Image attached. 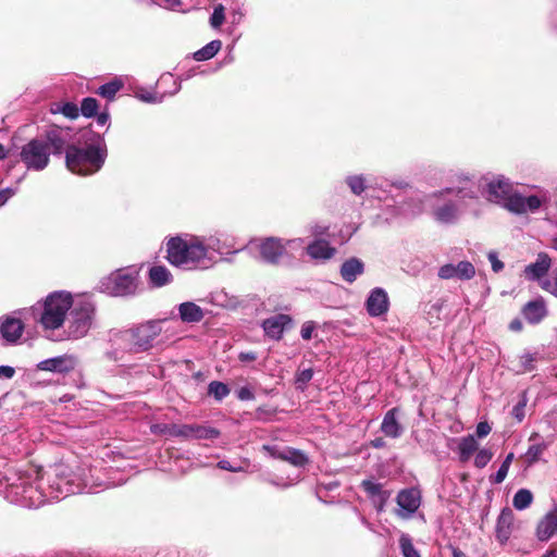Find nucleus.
I'll use <instances>...</instances> for the list:
<instances>
[{"label":"nucleus","instance_id":"nucleus-1","mask_svg":"<svg viewBox=\"0 0 557 557\" xmlns=\"http://www.w3.org/2000/svg\"><path fill=\"white\" fill-rule=\"evenodd\" d=\"M478 201L479 188L473 181L465 177L457 186L446 187L430 195L414 193L404 203L403 211L408 215H417L429 208L437 223L450 225L457 223L470 209L471 202Z\"/></svg>","mask_w":557,"mask_h":557},{"label":"nucleus","instance_id":"nucleus-8","mask_svg":"<svg viewBox=\"0 0 557 557\" xmlns=\"http://www.w3.org/2000/svg\"><path fill=\"white\" fill-rule=\"evenodd\" d=\"M138 271L134 268L119 269L99 282V289L109 296L124 297L136 293Z\"/></svg>","mask_w":557,"mask_h":557},{"label":"nucleus","instance_id":"nucleus-58","mask_svg":"<svg viewBox=\"0 0 557 557\" xmlns=\"http://www.w3.org/2000/svg\"><path fill=\"white\" fill-rule=\"evenodd\" d=\"M508 471H509V468L502 465L499 467V469L497 470V472L495 473V475L492 476V481L496 484L502 483L506 479Z\"/></svg>","mask_w":557,"mask_h":557},{"label":"nucleus","instance_id":"nucleus-16","mask_svg":"<svg viewBox=\"0 0 557 557\" xmlns=\"http://www.w3.org/2000/svg\"><path fill=\"white\" fill-rule=\"evenodd\" d=\"M163 86H172V89L164 90L160 95L158 92H140L138 98L147 103H160L166 96H173L181 89V83H178L172 74H163L158 81V88Z\"/></svg>","mask_w":557,"mask_h":557},{"label":"nucleus","instance_id":"nucleus-13","mask_svg":"<svg viewBox=\"0 0 557 557\" xmlns=\"http://www.w3.org/2000/svg\"><path fill=\"white\" fill-rule=\"evenodd\" d=\"M542 205V200L537 196H522L519 193H511L505 205L508 211L522 214L536 211Z\"/></svg>","mask_w":557,"mask_h":557},{"label":"nucleus","instance_id":"nucleus-23","mask_svg":"<svg viewBox=\"0 0 557 557\" xmlns=\"http://www.w3.org/2000/svg\"><path fill=\"white\" fill-rule=\"evenodd\" d=\"M24 325L18 318L5 317L0 320V332L2 337L9 343H15L23 333Z\"/></svg>","mask_w":557,"mask_h":557},{"label":"nucleus","instance_id":"nucleus-44","mask_svg":"<svg viewBox=\"0 0 557 557\" xmlns=\"http://www.w3.org/2000/svg\"><path fill=\"white\" fill-rule=\"evenodd\" d=\"M224 18V7L222 4H219L213 10V13L210 17V24L213 28H218L223 24Z\"/></svg>","mask_w":557,"mask_h":557},{"label":"nucleus","instance_id":"nucleus-15","mask_svg":"<svg viewBox=\"0 0 557 557\" xmlns=\"http://www.w3.org/2000/svg\"><path fill=\"white\" fill-rule=\"evenodd\" d=\"M77 364V357L66 354L40 361L37 364V369L53 373H69L73 371Z\"/></svg>","mask_w":557,"mask_h":557},{"label":"nucleus","instance_id":"nucleus-61","mask_svg":"<svg viewBox=\"0 0 557 557\" xmlns=\"http://www.w3.org/2000/svg\"><path fill=\"white\" fill-rule=\"evenodd\" d=\"M16 193L14 188H4L0 190V207L7 203V201L13 197Z\"/></svg>","mask_w":557,"mask_h":557},{"label":"nucleus","instance_id":"nucleus-56","mask_svg":"<svg viewBox=\"0 0 557 557\" xmlns=\"http://www.w3.org/2000/svg\"><path fill=\"white\" fill-rule=\"evenodd\" d=\"M491 425L486 421H482L478 423L475 433L478 437L483 438L491 433Z\"/></svg>","mask_w":557,"mask_h":557},{"label":"nucleus","instance_id":"nucleus-3","mask_svg":"<svg viewBox=\"0 0 557 557\" xmlns=\"http://www.w3.org/2000/svg\"><path fill=\"white\" fill-rule=\"evenodd\" d=\"M107 156L104 138L89 128H84L77 133L76 144L66 148L65 163L74 174L91 175L103 166Z\"/></svg>","mask_w":557,"mask_h":557},{"label":"nucleus","instance_id":"nucleus-53","mask_svg":"<svg viewBox=\"0 0 557 557\" xmlns=\"http://www.w3.org/2000/svg\"><path fill=\"white\" fill-rule=\"evenodd\" d=\"M544 447L542 445H531L527 451V457L530 461H536L541 454L543 453Z\"/></svg>","mask_w":557,"mask_h":557},{"label":"nucleus","instance_id":"nucleus-27","mask_svg":"<svg viewBox=\"0 0 557 557\" xmlns=\"http://www.w3.org/2000/svg\"><path fill=\"white\" fill-rule=\"evenodd\" d=\"M364 271L363 262L358 258L346 260L341 267V275L347 283H354Z\"/></svg>","mask_w":557,"mask_h":557},{"label":"nucleus","instance_id":"nucleus-25","mask_svg":"<svg viewBox=\"0 0 557 557\" xmlns=\"http://www.w3.org/2000/svg\"><path fill=\"white\" fill-rule=\"evenodd\" d=\"M549 267L550 258L546 253H540L535 262L525 267L524 274L527 278L536 281L542 278L547 273Z\"/></svg>","mask_w":557,"mask_h":557},{"label":"nucleus","instance_id":"nucleus-12","mask_svg":"<svg viewBox=\"0 0 557 557\" xmlns=\"http://www.w3.org/2000/svg\"><path fill=\"white\" fill-rule=\"evenodd\" d=\"M437 275L442 280L469 281L475 275V268L470 261L446 263L438 268Z\"/></svg>","mask_w":557,"mask_h":557},{"label":"nucleus","instance_id":"nucleus-4","mask_svg":"<svg viewBox=\"0 0 557 557\" xmlns=\"http://www.w3.org/2000/svg\"><path fill=\"white\" fill-rule=\"evenodd\" d=\"M164 322L148 321L132 329L112 332L111 348L106 352V357L114 362L124 363L127 356L149 350L162 333Z\"/></svg>","mask_w":557,"mask_h":557},{"label":"nucleus","instance_id":"nucleus-45","mask_svg":"<svg viewBox=\"0 0 557 557\" xmlns=\"http://www.w3.org/2000/svg\"><path fill=\"white\" fill-rule=\"evenodd\" d=\"M361 486L370 498L383 490L382 484H380L373 480L362 481Z\"/></svg>","mask_w":557,"mask_h":557},{"label":"nucleus","instance_id":"nucleus-47","mask_svg":"<svg viewBox=\"0 0 557 557\" xmlns=\"http://www.w3.org/2000/svg\"><path fill=\"white\" fill-rule=\"evenodd\" d=\"M284 245L286 247V251L293 250L298 251L305 248V239L304 238H293V239H284Z\"/></svg>","mask_w":557,"mask_h":557},{"label":"nucleus","instance_id":"nucleus-30","mask_svg":"<svg viewBox=\"0 0 557 557\" xmlns=\"http://www.w3.org/2000/svg\"><path fill=\"white\" fill-rule=\"evenodd\" d=\"M479 444L474 435L469 434L458 441V454L461 462H466L478 450Z\"/></svg>","mask_w":557,"mask_h":557},{"label":"nucleus","instance_id":"nucleus-43","mask_svg":"<svg viewBox=\"0 0 557 557\" xmlns=\"http://www.w3.org/2000/svg\"><path fill=\"white\" fill-rule=\"evenodd\" d=\"M527 403H528V399H527V396L525 394L523 393L521 395V399L518 401L517 405L513 406L512 408V411H511V414L512 417L518 421V422H521L523 419H524V409H525V406H527Z\"/></svg>","mask_w":557,"mask_h":557},{"label":"nucleus","instance_id":"nucleus-33","mask_svg":"<svg viewBox=\"0 0 557 557\" xmlns=\"http://www.w3.org/2000/svg\"><path fill=\"white\" fill-rule=\"evenodd\" d=\"M283 460L296 467H304L308 462V458L302 451L290 447H284Z\"/></svg>","mask_w":557,"mask_h":557},{"label":"nucleus","instance_id":"nucleus-20","mask_svg":"<svg viewBox=\"0 0 557 557\" xmlns=\"http://www.w3.org/2000/svg\"><path fill=\"white\" fill-rule=\"evenodd\" d=\"M557 535V504L548 511L536 528V536L541 542H546Z\"/></svg>","mask_w":557,"mask_h":557},{"label":"nucleus","instance_id":"nucleus-62","mask_svg":"<svg viewBox=\"0 0 557 557\" xmlns=\"http://www.w3.org/2000/svg\"><path fill=\"white\" fill-rule=\"evenodd\" d=\"M15 374V370L10 366H0V379H12Z\"/></svg>","mask_w":557,"mask_h":557},{"label":"nucleus","instance_id":"nucleus-24","mask_svg":"<svg viewBox=\"0 0 557 557\" xmlns=\"http://www.w3.org/2000/svg\"><path fill=\"white\" fill-rule=\"evenodd\" d=\"M220 431L210 425L186 424L184 440H214L220 436Z\"/></svg>","mask_w":557,"mask_h":557},{"label":"nucleus","instance_id":"nucleus-50","mask_svg":"<svg viewBox=\"0 0 557 557\" xmlns=\"http://www.w3.org/2000/svg\"><path fill=\"white\" fill-rule=\"evenodd\" d=\"M535 360H536V358H535L534 354H530V352L523 354L520 357V363H521L522 371H531L533 369V362Z\"/></svg>","mask_w":557,"mask_h":557},{"label":"nucleus","instance_id":"nucleus-35","mask_svg":"<svg viewBox=\"0 0 557 557\" xmlns=\"http://www.w3.org/2000/svg\"><path fill=\"white\" fill-rule=\"evenodd\" d=\"M208 393L213 396L215 400L221 401L230 394V388L223 382L212 381L208 386Z\"/></svg>","mask_w":557,"mask_h":557},{"label":"nucleus","instance_id":"nucleus-60","mask_svg":"<svg viewBox=\"0 0 557 557\" xmlns=\"http://www.w3.org/2000/svg\"><path fill=\"white\" fill-rule=\"evenodd\" d=\"M169 424L154 423L150 425V432L156 435H168Z\"/></svg>","mask_w":557,"mask_h":557},{"label":"nucleus","instance_id":"nucleus-5","mask_svg":"<svg viewBox=\"0 0 557 557\" xmlns=\"http://www.w3.org/2000/svg\"><path fill=\"white\" fill-rule=\"evenodd\" d=\"M55 471V479L49 485L48 495H44L32 486L24 491L25 498L29 499V507H39L48 499L64 498L71 494L96 492L94 485L88 484L82 471L73 472L64 467H58Z\"/></svg>","mask_w":557,"mask_h":557},{"label":"nucleus","instance_id":"nucleus-14","mask_svg":"<svg viewBox=\"0 0 557 557\" xmlns=\"http://www.w3.org/2000/svg\"><path fill=\"white\" fill-rule=\"evenodd\" d=\"M511 193V183L504 176L494 177L485 187L487 200L502 206L505 205Z\"/></svg>","mask_w":557,"mask_h":557},{"label":"nucleus","instance_id":"nucleus-6","mask_svg":"<svg viewBox=\"0 0 557 557\" xmlns=\"http://www.w3.org/2000/svg\"><path fill=\"white\" fill-rule=\"evenodd\" d=\"M73 295L65 290L50 293L41 302L33 308L35 321L46 332H54L65 323L67 313L73 305Z\"/></svg>","mask_w":557,"mask_h":557},{"label":"nucleus","instance_id":"nucleus-59","mask_svg":"<svg viewBox=\"0 0 557 557\" xmlns=\"http://www.w3.org/2000/svg\"><path fill=\"white\" fill-rule=\"evenodd\" d=\"M237 397L240 400H252L255 398V394L248 386H243L237 391Z\"/></svg>","mask_w":557,"mask_h":557},{"label":"nucleus","instance_id":"nucleus-21","mask_svg":"<svg viewBox=\"0 0 557 557\" xmlns=\"http://www.w3.org/2000/svg\"><path fill=\"white\" fill-rule=\"evenodd\" d=\"M399 409L392 408L383 417L381 423V431L383 434L391 438H398L404 433V426L398 420Z\"/></svg>","mask_w":557,"mask_h":557},{"label":"nucleus","instance_id":"nucleus-64","mask_svg":"<svg viewBox=\"0 0 557 557\" xmlns=\"http://www.w3.org/2000/svg\"><path fill=\"white\" fill-rule=\"evenodd\" d=\"M96 121L99 126H104V125H107V123L109 121V114L106 112H102L97 115Z\"/></svg>","mask_w":557,"mask_h":557},{"label":"nucleus","instance_id":"nucleus-17","mask_svg":"<svg viewBox=\"0 0 557 557\" xmlns=\"http://www.w3.org/2000/svg\"><path fill=\"white\" fill-rule=\"evenodd\" d=\"M71 138L72 133L70 128L53 125L46 131L44 140L48 145L50 153L60 154L66 145L67 147L70 146L69 141Z\"/></svg>","mask_w":557,"mask_h":557},{"label":"nucleus","instance_id":"nucleus-54","mask_svg":"<svg viewBox=\"0 0 557 557\" xmlns=\"http://www.w3.org/2000/svg\"><path fill=\"white\" fill-rule=\"evenodd\" d=\"M263 449L272 457V458H275V459H281L283 460V456H284V448H280L277 446H270V445H264L263 446Z\"/></svg>","mask_w":557,"mask_h":557},{"label":"nucleus","instance_id":"nucleus-34","mask_svg":"<svg viewBox=\"0 0 557 557\" xmlns=\"http://www.w3.org/2000/svg\"><path fill=\"white\" fill-rule=\"evenodd\" d=\"M533 502V495L530 490L520 488L513 496L512 505L517 510L527 509Z\"/></svg>","mask_w":557,"mask_h":557},{"label":"nucleus","instance_id":"nucleus-10","mask_svg":"<svg viewBox=\"0 0 557 557\" xmlns=\"http://www.w3.org/2000/svg\"><path fill=\"white\" fill-rule=\"evenodd\" d=\"M250 248L258 251L259 257L267 263L275 264L286 253L283 238L268 237L250 243Z\"/></svg>","mask_w":557,"mask_h":557},{"label":"nucleus","instance_id":"nucleus-28","mask_svg":"<svg viewBox=\"0 0 557 557\" xmlns=\"http://www.w3.org/2000/svg\"><path fill=\"white\" fill-rule=\"evenodd\" d=\"M178 313L182 321L187 323L199 322L203 318L202 309L191 301L181 304L178 306Z\"/></svg>","mask_w":557,"mask_h":557},{"label":"nucleus","instance_id":"nucleus-57","mask_svg":"<svg viewBox=\"0 0 557 557\" xmlns=\"http://www.w3.org/2000/svg\"><path fill=\"white\" fill-rule=\"evenodd\" d=\"M329 230V226L320 223H312L309 225V232L311 235L321 236L324 235Z\"/></svg>","mask_w":557,"mask_h":557},{"label":"nucleus","instance_id":"nucleus-46","mask_svg":"<svg viewBox=\"0 0 557 557\" xmlns=\"http://www.w3.org/2000/svg\"><path fill=\"white\" fill-rule=\"evenodd\" d=\"M58 111L61 112L64 116L70 117V119H76L79 114V109L77 108L76 104H74L72 102H66V103L62 104Z\"/></svg>","mask_w":557,"mask_h":557},{"label":"nucleus","instance_id":"nucleus-48","mask_svg":"<svg viewBox=\"0 0 557 557\" xmlns=\"http://www.w3.org/2000/svg\"><path fill=\"white\" fill-rule=\"evenodd\" d=\"M216 467L221 470H226V471H231V472H244L246 471V467L245 466H234L232 465L228 460L226 459H223V460H220L218 463H216Z\"/></svg>","mask_w":557,"mask_h":557},{"label":"nucleus","instance_id":"nucleus-38","mask_svg":"<svg viewBox=\"0 0 557 557\" xmlns=\"http://www.w3.org/2000/svg\"><path fill=\"white\" fill-rule=\"evenodd\" d=\"M541 287L557 297V268L552 271L549 277L541 281Z\"/></svg>","mask_w":557,"mask_h":557},{"label":"nucleus","instance_id":"nucleus-36","mask_svg":"<svg viewBox=\"0 0 557 557\" xmlns=\"http://www.w3.org/2000/svg\"><path fill=\"white\" fill-rule=\"evenodd\" d=\"M399 547L404 557H420L414 547L411 537L408 534H401L399 537Z\"/></svg>","mask_w":557,"mask_h":557},{"label":"nucleus","instance_id":"nucleus-29","mask_svg":"<svg viewBox=\"0 0 557 557\" xmlns=\"http://www.w3.org/2000/svg\"><path fill=\"white\" fill-rule=\"evenodd\" d=\"M149 283L153 287H162L172 282L173 276L170 270L164 265H153L148 273Z\"/></svg>","mask_w":557,"mask_h":557},{"label":"nucleus","instance_id":"nucleus-49","mask_svg":"<svg viewBox=\"0 0 557 557\" xmlns=\"http://www.w3.org/2000/svg\"><path fill=\"white\" fill-rule=\"evenodd\" d=\"M315 330V323L313 321H307L302 324L300 330V336L305 341H309L312 338V334Z\"/></svg>","mask_w":557,"mask_h":557},{"label":"nucleus","instance_id":"nucleus-2","mask_svg":"<svg viewBox=\"0 0 557 557\" xmlns=\"http://www.w3.org/2000/svg\"><path fill=\"white\" fill-rule=\"evenodd\" d=\"M221 250L218 237L182 233L168 238L165 259L175 268L194 271L207 270L215 263L213 253Z\"/></svg>","mask_w":557,"mask_h":557},{"label":"nucleus","instance_id":"nucleus-37","mask_svg":"<svg viewBox=\"0 0 557 557\" xmlns=\"http://www.w3.org/2000/svg\"><path fill=\"white\" fill-rule=\"evenodd\" d=\"M123 87L121 81L114 79L109 83L101 85L98 89V94L107 99H113L116 92Z\"/></svg>","mask_w":557,"mask_h":557},{"label":"nucleus","instance_id":"nucleus-31","mask_svg":"<svg viewBox=\"0 0 557 557\" xmlns=\"http://www.w3.org/2000/svg\"><path fill=\"white\" fill-rule=\"evenodd\" d=\"M345 183L356 196H360L369 187L368 178L362 174L348 175Z\"/></svg>","mask_w":557,"mask_h":557},{"label":"nucleus","instance_id":"nucleus-39","mask_svg":"<svg viewBox=\"0 0 557 557\" xmlns=\"http://www.w3.org/2000/svg\"><path fill=\"white\" fill-rule=\"evenodd\" d=\"M98 102L95 98H85L82 101L81 112L86 117H91L97 113Z\"/></svg>","mask_w":557,"mask_h":557},{"label":"nucleus","instance_id":"nucleus-19","mask_svg":"<svg viewBox=\"0 0 557 557\" xmlns=\"http://www.w3.org/2000/svg\"><path fill=\"white\" fill-rule=\"evenodd\" d=\"M389 308V299L387 293L381 288H373L367 300H366V309L370 317H381L388 311Z\"/></svg>","mask_w":557,"mask_h":557},{"label":"nucleus","instance_id":"nucleus-26","mask_svg":"<svg viewBox=\"0 0 557 557\" xmlns=\"http://www.w3.org/2000/svg\"><path fill=\"white\" fill-rule=\"evenodd\" d=\"M307 253L314 260L331 259L336 250L326 240L317 239L306 247Z\"/></svg>","mask_w":557,"mask_h":557},{"label":"nucleus","instance_id":"nucleus-18","mask_svg":"<svg viewBox=\"0 0 557 557\" xmlns=\"http://www.w3.org/2000/svg\"><path fill=\"white\" fill-rule=\"evenodd\" d=\"M292 323L290 315L280 313L265 319L262 322V329L268 337L278 341L284 332L292 326Z\"/></svg>","mask_w":557,"mask_h":557},{"label":"nucleus","instance_id":"nucleus-32","mask_svg":"<svg viewBox=\"0 0 557 557\" xmlns=\"http://www.w3.org/2000/svg\"><path fill=\"white\" fill-rule=\"evenodd\" d=\"M222 42L221 40H212L209 44H207L201 49L197 50L194 53V59L196 61H207L212 59L221 49Z\"/></svg>","mask_w":557,"mask_h":557},{"label":"nucleus","instance_id":"nucleus-55","mask_svg":"<svg viewBox=\"0 0 557 557\" xmlns=\"http://www.w3.org/2000/svg\"><path fill=\"white\" fill-rule=\"evenodd\" d=\"M159 5L166 10L180 11L182 7V0H161Z\"/></svg>","mask_w":557,"mask_h":557},{"label":"nucleus","instance_id":"nucleus-22","mask_svg":"<svg viewBox=\"0 0 557 557\" xmlns=\"http://www.w3.org/2000/svg\"><path fill=\"white\" fill-rule=\"evenodd\" d=\"M521 312L530 324L540 323L548 313L546 302L542 297L527 302Z\"/></svg>","mask_w":557,"mask_h":557},{"label":"nucleus","instance_id":"nucleus-40","mask_svg":"<svg viewBox=\"0 0 557 557\" xmlns=\"http://www.w3.org/2000/svg\"><path fill=\"white\" fill-rule=\"evenodd\" d=\"M493 458V453L490 449L482 448L476 450L474 458V466L476 468H484Z\"/></svg>","mask_w":557,"mask_h":557},{"label":"nucleus","instance_id":"nucleus-52","mask_svg":"<svg viewBox=\"0 0 557 557\" xmlns=\"http://www.w3.org/2000/svg\"><path fill=\"white\" fill-rule=\"evenodd\" d=\"M168 435L173 437H184L186 431V424H169Z\"/></svg>","mask_w":557,"mask_h":557},{"label":"nucleus","instance_id":"nucleus-11","mask_svg":"<svg viewBox=\"0 0 557 557\" xmlns=\"http://www.w3.org/2000/svg\"><path fill=\"white\" fill-rule=\"evenodd\" d=\"M421 492L417 487L399 491L396 497L398 509L396 515L401 519H410L421 505Z\"/></svg>","mask_w":557,"mask_h":557},{"label":"nucleus","instance_id":"nucleus-51","mask_svg":"<svg viewBox=\"0 0 557 557\" xmlns=\"http://www.w3.org/2000/svg\"><path fill=\"white\" fill-rule=\"evenodd\" d=\"M487 259L491 262L492 270L495 273H498L504 269V262L498 259V256L495 251H490L487 253Z\"/></svg>","mask_w":557,"mask_h":557},{"label":"nucleus","instance_id":"nucleus-7","mask_svg":"<svg viewBox=\"0 0 557 557\" xmlns=\"http://www.w3.org/2000/svg\"><path fill=\"white\" fill-rule=\"evenodd\" d=\"M96 306L89 295H75L66 317L65 337L61 339H79L87 335L95 320Z\"/></svg>","mask_w":557,"mask_h":557},{"label":"nucleus","instance_id":"nucleus-9","mask_svg":"<svg viewBox=\"0 0 557 557\" xmlns=\"http://www.w3.org/2000/svg\"><path fill=\"white\" fill-rule=\"evenodd\" d=\"M21 160L28 170L42 171L50 159V149L41 138H35L23 146Z\"/></svg>","mask_w":557,"mask_h":557},{"label":"nucleus","instance_id":"nucleus-42","mask_svg":"<svg viewBox=\"0 0 557 557\" xmlns=\"http://www.w3.org/2000/svg\"><path fill=\"white\" fill-rule=\"evenodd\" d=\"M313 371L312 369H305L298 372L296 376V386L297 388L304 391L307 384L312 380Z\"/></svg>","mask_w":557,"mask_h":557},{"label":"nucleus","instance_id":"nucleus-41","mask_svg":"<svg viewBox=\"0 0 557 557\" xmlns=\"http://www.w3.org/2000/svg\"><path fill=\"white\" fill-rule=\"evenodd\" d=\"M391 497V492L386 490H382L376 495L371 497V502L373 503L374 507L379 512L383 511L385 508V505Z\"/></svg>","mask_w":557,"mask_h":557},{"label":"nucleus","instance_id":"nucleus-63","mask_svg":"<svg viewBox=\"0 0 557 557\" xmlns=\"http://www.w3.org/2000/svg\"><path fill=\"white\" fill-rule=\"evenodd\" d=\"M238 359L242 361V362H249V361H253L257 359V356L255 352L252 351H245V352H240L239 356H238Z\"/></svg>","mask_w":557,"mask_h":557}]
</instances>
